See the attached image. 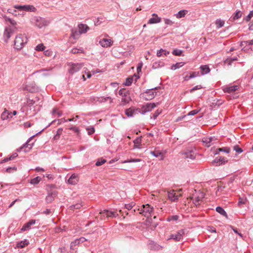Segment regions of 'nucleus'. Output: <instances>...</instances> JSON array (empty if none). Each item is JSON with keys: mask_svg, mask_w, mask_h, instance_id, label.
I'll list each match as a JSON object with an SVG mask.
<instances>
[{"mask_svg": "<svg viewBox=\"0 0 253 253\" xmlns=\"http://www.w3.org/2000/svg\"><path fill=\"white\" fill-rule=\"evenodd\" d=\"M184 157L187 159L194 160L196 157V153L193 150H191L185 152L184 153Z\"/></svg>", "mask_w": 253, "mask_h": 253, "instance_id": "412c9836", "label": "nucleus"}, {"mask_svg": "<svg viewBox=\"0 0 253 253\" xmlns=\"http://www.w3.org/2000/svg\"><path fill=\"white\" fill-rule=\"evenodd\" d=\"M233 150L238 153H241L243 151L242 149L237 145L233 146Z\"/></svg>", "mask_w": 253, "mask_h": 253, "instance_id": "6e6d98bb", "label": "nucleus"}, {"mask_svg": "<svg viewBox=\"0 0 253 253\" xmlns=\"http://www.w3.org/2000/svg\"><path fill=\"white\" fill-rule=\"evenodd\" d=\"M205 197V194L203 192H199L197 193V195L193 196L192 198L193 202L196 206L200 205L202 200Z\"/></svg>", "mask_w": 253, "mask_h": 253, "instance_id": "423d86ee", "label": "nucleus"}, {"mask_svg": "<svg viewBox=\"0 0 253 253\" xmlns=\"http://www.w3.org/2000/svg\"><path fill=\"white\" fill-rule=\"evenodd\" d=\"M153 17L151 18L149 21L148 23V24H156L160 23L161 21V18L159 17L158 15L156 13H153L152 14Z\"/></svg>", "mask_w": 253, "mask_h": 253, "instance_id": "6ab92c4d", "label": "nucleus"}, {"mask_svg": "<svg viewBox=\"0 0 253 253\" xmlns=\"http://www.w3.org/2000/svg\"><path fill=\"white\" fill-rule=\"evenodd\" d=\"M178 218L179 216L177 215H170L167 218V220L168 221H176L178 219Z\"/></svg>", "mask_w": 253, "mask_h": 253, "instance_id": "37998d69", "label": "nucleus"}, {"mask_svg": "<svg viewBox=\"0 0 253 253\" xmlns=\"http://www.w3.org/2000/svg\"><path fill=\"white\" fill-rule=\"evenodd\" d=\"M239 88V86L236 85H234L232 86H226L223 87V91L224 92H227L229 93H232L234 92L235 91L238 90Z\"/></svg>", "mask_w": 253, "mask_h": 253, "instance_id": "dca6fc26", "label": "nucleus"}, {"mask_svg": "<svg viewBox=\"0 0 253 253\" xmlns=\"http://www.w3.org/2000/svg\"><path fill=\"white\" fill-rule=\"evenodd\" d=\"M42 180V178L40 176H37L31 179L30 183L33 185L38 184Z\"/></svg>", "mask_w": 253, "mask_h": 253, "instance_id": "473e14b6", "label": "nucleus"}, {"mask_svg": "<svg viewBox=\"0 0 253 253\" xmlns=\"http://www.w3.org/2000/svg\"><path fill=\"white\" fill-rule=\"evenodd\" d=\"M141 143V138L140 137L137 138L134 140V145H140Z\"/></svg>", "mask_w": 253, "mask_h": 253, "instance_id": "69168bd1", "label": "nucleus"}, {"mask_svg": "<svg viewBox=\"0 0 253 253\" xmlns=\"http://www.w3.org/2000/svg\"><path fill=\"white\" fill-rule=\"evenodd\" d=\"M184 64V63L183 62L177 63L171 66V69L175 70L176 69L179 68L180 67L183 66Z\"/></svg>", "mask_w": 253, "mask_h": 253, "instance_id": "c03bdc74", "label": "nucleus"}, {"mask_svg": "<svg viewBox=\"0 0 253 253\" xmlns=\"http://www.w3.org/2000/svg\"><path fill=\"white\" fill-rule=\"evenodd\" d=\"M184 234V231L183 229L179 230L176 233L171 234L169 239H173L176 241H179L183 237Z\"/></svg>", "mask_w": 253, "mask_h": 253, "instance_id": "9b49d317", "label": "nucleus"}, {"mask_svg": "<svg viewBox=\"0 0 253 253\" xmlns=\"http://www.w3.org/2000/svg\"><path fill=\"white\" fill-rule=\"evenodd\" d=\"M125 113L128 117H131L134 115L140 113V109L139 108L133 109L129 108L126 110Z\"/></svg>", "mask_w": 253, "mask_h": 253, "instance_id": "4468645a", "label": "nucleus"}, {"mask_svg": "<svg viewBox=\"0 0 253 253\" xmlns=\"http://www.w3.org/2000/svg\"><path fill=\"white\" fill-rule=\"evenodd\" d=\"M242 13L240 10L237 11L235 15L233 16V20H236L240 18L242 16Z\"/></svg>", "mask_w": 253, "mask_h": 253, "instance_id": "3c124183", "label": "nucleus"}, {"mask_svg": "<svg viewBox=\"0 0 253 253\" xmlns=\"http://www.w3.org/2000/svg\"><path fill=\"white\" fill-rule=\"evenodd\" d=\"M182 51L177 49L173 50L172 54L174 55L179 56L181 54Z\"/></svg>", "mask_w": 253, "mask_h": 253, "instance_id": "0e129e2a", "label": "nucleus"}, {"mask_svg": "<svg viewBox=\"0 0 253 253\" xmlns=\"http://www.w3.org/2000/svg\"><path fill=\"white\" fill-rule=\"evenodd\" d=\"M113 43V41L111 39H102L100 40L99 43L103 47H108L111 46Z\"/></svg>", "mask_w": 253, "mask_h": 253, "instance_id": "ddd939ff", "label": "nucleus"}, {"mask_svg": "<svg viewBox=\"0 0 253 253\" xmlns=\"http://www.w3.org/2000/svg\"><path fill=\"white\" fill-rule=\"evenodd\" d=\"M135 204L134 202H131L129 204H126L125 207L127 210H130L135 206Z\"/></svg>", "mask_w": 253, "mask_h": 253, "instance_id": "864d4df0", "label": "nucleus"}, {"mask_svg": "<svg viewBox=\"0 0 253 253\" xmlns=\"http://www.w3.org/2000/svg\"><path fill=\"white\" fill-rule=\"evenodd\" d=\"M71 52L73 54H76L79 53H84V51L83 48H73Z\"/></svg>", "mask_w": 253, "mask_h": 253, "instance_id": "79ce46f5", "label": "nucleus"}, {"mask_svg": "<svg viewBox=\"0 0 253 253\" xmlns=\"http://www.w3.org/2000/svg\"><path fill=\"white\" fill-rule=\"evenodd\" d=\"M200 110H201L200 109H199V110H192L190 112H189V113L188 114V116H193V115H195L197 114L198 113H199L200 111Z\"/></svg>", "mask_w": 253, "mask_h": 253, "instance_id": "e2e57ef3", "label": "nucleus"}, {"mask_svg": "<svg viewBox=\"0 0 253 253\" xmlns=\"http://www.w3.org/2000/svg\"><path fill=\"white\" fill-rule=\"evenodd\" d=\"M56 196L55 193H51V194H48L46 197V201L47 203H51L54 200V197Z\"/></svg>", "mask_w": 253, "mask_h": 253, "instance_id": "c85d7f7f", "label": "nucleus"}, {"mask_svg": "<svg viewBox=\"0 0 253 253\" xmlns=\"http://www.w3.org/2000/svg\"><path fill=\"white\" fill-rule=\"evenodd\" d=\"M34 136V135H33V136L31 137L27 141V142L24 144L22 146H21V147H20L18 149V151H21L23 149H24V151L25 152H28L31 149V148H32L33 147V144H30L29 142H30V141L31 140V139L33 138V137Z\"/></svg>", "mask_w": 253, "mask_h": 253, "instance_id": "f8f14e48", "label": "nucleus"}, {"mask_svg": "<svg viewBox=\"0 0 253 253\" xmlns=\"http://www.w3.org/2000/svg\"><path fill=\"white\" fill-rule=\"evenodd\" d=\"M28 39L25 34H19L15 38L14 41V48L20 50L27 43Z\"/></svg>", "mask_w": 253, "mask_h": 253, "instance_id": "f257e3e1", "label": "nucleus"}, {"mask_svg": "<svg viewBox=\"0 0 253 253\" xmlns=\"http://www.w3.org/2000/svg\"><path fill=\"white\" fill-rule=\"evenodd\" d=\"M253 17V10L250 12L248 15L245 17V20L247 22H249Z\"/></svg>", "mask_w": 253, "mask_h": 253, "instance_id": "13d9d810", "label": "nucleus"}, {"mask_svg": "<svg viewBox=\"0 0 253 253\" xmlns=\"http://www.w3.org/2000/svg\"><path fill=\"white\" fill-rule=\"evenodd\" d=\"M79 28V34L85 33L87 30L89 29L88 27L85 25L83 24H80L78 25Z\"/></svg>", "mask_w": 253, "mask_h": 253, "instance_id": "bb28decb", "label": "nucleus"}, {"mask_svg": "<svg viewBox=\"0 0 253 253\" xmlns=\"http://www.w3.org/2000/svg\"><path fill=\"white\" fill-rule=\"evenodd\" d=\"M15 32V28L11 26L5 27L3 33V40L5 42H7L8 40L11 37Z\"/></svg>", "mask_w": 253, "mask_h": 253, "instance_id": "20e7f679", "label": "nucleus"}, {"mask_svg": "<svg viewBox=\"0 0 253 253\" xmlns=\"http://www.w3.org/2000/svg\"><path fill=\"white\" fill-rule=\"evenodd\" d=\"M158 87H156L151 89H147L145 92V93L146 95V98L147 100H151L152 99L155 97V96L157 94V92H155L154 90L158 89Z\"/></svg>", "mask_w": 253, "mask_h": 253, "instance_id": "9d476101", "label": "nucleus"}, {"mask_svg": "<svg viewBox=\"0 0 253 253\" xmlns=\"http://www.w3.org/2000/svg\"><path fill=\"white\" fill-rule=\"evenodd\" d=\"M80 35H81V34H79V31H77L76 30L74 31L73 30H72L71 37H73L74 39H76L77 37Z\"/></svg>", "mask_w": 253, "mask_h": 253, "instance_id": "5fc2aeb1", "label": "nucleus"}, {"mask_svg": "<svg viewBox=\"0 0 253 253\" xmlns=\"http://www.w3.org/2000/svg\"><path fill=\"white\" fill-rule=\"evenodd\" d=\"M215 24L216 25V28L219 29L224 26V21L221 19H217L215 21Z\"/></svg>", "mask_w": 253, "mask_h": 253, "instance_id": "4c0bfd02", "label": "nucleus"}, {"mask_svg": "<svg viewBox=\"0 0 253 253\" xmlns=\"http://www.w3.org/2000/svg\"><path fill=\"white\" fill-rule=\"evenodd\" d=\"M86 241V239L84 237H81L79 239L75 240L74 241L72 242L70 244V249L75 250V247L79 245L81 243H84Z\"/></svg>", "mask_w": 253, "mask_h": 253, "instance_id": "2eb2a0df", "label": "nucleus"}, {"mask_svg": "<svg viewBox=\"0 0 253 253\" xmlns=\"http://www.w3.org/2000/svg\"><path fill=\"white\" fill-rule=\"evenodd\" d=\"M82 207L81 203H78L70 206L69 208L71 210L74 211L75 209H80Z\"/></svg>", "mask_w": 253, "mask_h": 253, "instance_id": "a19ab883", "label": "nucleus"}, {"mask_svg": "<svg viewBox=\"0 0 253 253\" xmlns=\"http://www.w3.org/2000/svg\"><path fill=\"white\" fill-rule=\"evenodd\" d=\"M198 75V73L193 72L189 76H186L185 78V80L196 77Z\"/></svg>", "mask_w": 253, "mask_h": 253, "instance_id": "4d7b16f0", "label": "nucleus"}, {"mask_svg": "<svg viewBox=\"0 0 253 253\" xmlns=\"http://www.w3.org/2000/svg\"><path fill=\"white\" fill-rule=\"evenodd\" d=\"M219 152H224L228 153L230 152V148L228 147H222V148H218L216 150L215 154H217V153H218Z\"/></svg>", "mask_w": 253, "mask_h": 253, "instance_id": "ea45409f", "label": "nucleus"}, {"mask_svg": "<svg viewBox=\"0 0 253 253\" xmlns=\"http://www.w3.org/2000/svg\"><path fill=\"white\" fill-rule=\"evenodd\" d=\"M83 65H84L82 63L71 64V68L69 70V72L71 74L76 73L80 70Z\"/></svg>", "mask_w": 253, "mask_h": 253, "instance_id": "1a4fd4ad", "label": "nucleus"}, {"mask_svg": "<svg viewBox=\"0 0 253 253\" xmlns=\"http://www.w3.org/2000/svg\"><path fill=\"white\" fill-rule=\"evenodd\" d=\"M17 156H18L17 154L16 153H15L13 154L12 155H11L9 157L5 158L4 159H3L1 161V163H5L9 161L12 160L14 159V158H16Z\"/></svg>", "mask_w": 253, "mask_h": 253, "instance_id": "c756f323", "label": "nucleus"}, {"mask_svg": "<svg viewBox=\"0 0 253 253\" xmlns=\"http://www.w3.org/2000/svg\"><path fill=\"white\" fill-rule=\"evenodd\" d=\"M26 89L30 92H34L38 90V87L33 83L26 85Z\"/></svg>", "mask_w": 253, "mask_h": 253, "instance_id": "4be33fe9", "label": "nucleus"}, {"mask_svg": "<svg viewBox=\"0 0 253 253\" xmlns=\"http://www.w3.org/2000/svg\"><path fill=\"white\" fill-rule=\"evenodd\" d=\"M168 198L171 201L175 202L178 199V196L176 195L174 190H170L168 192Z\"/></svg>", "mask_w": 253, "mask_h": 253, "instance_id": "5701e85b", "label": "nucleus"}, {"mask_svg": "<svg viewBox=\"0 0 253 253\" xmlns=\"http://www.w3.org/2000/svg\"><path fill=\"white\" fill-rule=\"evenodd\" d=\"M36 222L35 220H31L27 223L25 224L21 229V231H25L30 229L31 226L34 224Z\"/></svg>", "mask_w": 253, "mask_h": 253, "instance_id": "b1692460", "label": "nucleus"}, {"mask_svg": "<svg viewBox=\"0 0 253 253\" xmlns=\"http://www.w3.org/2000/svg\"><path fill=\"white\" fill-rule=\"evenodd\" d=\"M3 18L6 21L9 22L11 25H15L16 24V22L14 20H13L11 18H8L6 16H4L3 17Z\"/></svg>", "mask_w": 253, "mask_h": 253, "instance_id": "de8ad7c7", "label": "nucleus"}, {"mask_svg": "<svg viewBox=\"0 0 253 253\" xmlns=\"http://www.w3.org/2000/svg\"><path fill=\"white\" fill-rule=\"evenodd\" d=\"M7 12L14 15H17V11L15 9L12 8H9L7 9Z\"/></svg>", "mask_w": 253, "mask_h": 253, "instance_id": "338daca9", "label": "nucleus"}, {"mask_svg": "<svg viewBox=\"0 0 253 253\" xmlns=\"http://www.w3.org/2000/svg\"><path fill=\"white\" fill-rule=\"evenodd\" d=\"M227 162V160L224 157L220 156L219 157H216L213 161V164H215V166H219L221 164H224Z\"/></svg>", "mask_w": 253, "mask_h": 253, "instance_id": "f3484780", "label": "nucleus"}, {"mask_svg": "<svg viewBox=\"0 0 253 253\" xmlns=\"http://www.w3.org/2000/svg\"><path fill=\"white\" fill-rule=\"evenodd\" d=\"M202 71V74L204 75L209 73L210 72V69L208 65H203L200 67Z\"/></svg>", "mask_w": 253, "mask_h": 253, "instance_id": "cd10ccee", "label": "nucleus"}, {"mask_svg": "<svg viewBox=\"0 0 253 253\" xmlns=\"http://www.w3.org/2000/svg\"><path fill=\"white\" fill-rule=\"evenodd\" d=\"M216 211L220 213L221 215L227 217V214L224 210L221 207H217L216 208Z\"/></svg>", "mask_w": 253, "mask_h": 253, "instance_id": "2f4dec72", "label": "nucleus"}, {"mask_svg": "<svg viewBox=\"0 0 253 253\" xmlns=\"http://www.w3.org/2000/svg\"><path fill=\"white\" fill-rule=\"evenodd\" d=\"M35 102V101H34L33 100L29 99L27 101V105L29 107H31L32 106H33L34 105Z\"/></svg>", "mask_w": 253, "mask_h": 253, "instance_id": "774afa93", "label": "nucleus"}, {"mask_svg": "<svg viewBox=\"0 0 253 253\" xmlns=\"http://www.w3.org/2000/svg\"><path fill=\"white\" fill-rule=\"evenodd\" d=\"M108 99L111 100V102H112V99L110 97H104L103 96H101V97H96L95 99V100L96 101H98L99 102H105L107 101Z\"/></svg>", "mask_w": 253, "mask_h": 253, "instance_id": "7c9ffc66", "label": "nucleus"}, {"mask_svg": "<svg viewBox=\"0 0 253 253\" xmlns=\"http://www.w3.org/2000/svg\"><path fill=\"white\" fill-rule=\"evenodd\" d=\"M52 114H57L58 117H60L62 115V113L61 111H58L56 108H54L52 110Z\"/></svg>", "mask_w": 253, "mask_h": 253, "instance_id": "680f3d73", "label": "nucleus"}, {"mask_svg": "<svg viewBox=\"0 0 253 253\" xmlns=\"http://www.w3.org/2000/svg\"><path fill=\"white\" fill-rule=\"evenodd\" d=\"M106 162V160L101 158L100 159H98V161L96 162L95 165L96 166H100L104 164Z\"/></svg>", "mask_w": 253, "mask_h": 253, "instance_id": "8fccbe9b", "label": "nucleus"}, {"mask_svg": "<svg viewBox=\"0 0 253 253\" xmlns=\"http://www.w3.org/2000/svg\"><path fill=\"white\" fill-rule=\"evenodd\" d=\"M150 153L155 157L159 158L160 160H163L164 158L163 154L159 150L151 151Z\"/></svg>", "mask_w": 253, "mask_h": 253, "instance_id": "a878e982", "label": "nucleus"}, {"mask_svg": "<svg viewBox=\"0 0 253 253\" xmlns=\"http://www.w3.org/2000/svg\"><path fill=\"white\" fill-rule=\"evenodd\" d=\"M78 181L79 178L76 174H73L68 179L69 183L73 185L76 184Z\"/></svg>", "mask_w": 253, "mask_h": 253, "instance_id": "393cba45", "label": "nucleus"}, {"mask_svg": "<svg viewBox=\"0 0 253 253\" xmlns=\"http://www.w3.org/2000/svg\"><path fill=\"white\" fill-rule=\"evenodd\" d=\"M33 21L35 25L39 28H41L46 25V21L45 19L40 17H34Z\"/></svg>", "mask_w": 253, "mask_h": 253, "instance_id": "0eeeda50", "label": "nucleus"}, {"mask_svg": "<svg viewBox=\"0 0 253 253\" xmlns=\"http://www.w3.org/2000/svg\"><path fill=\"white\" fill-rule=\"evenodd\" d=\"M149 248L151 250L159 251L162 249L163 247L154 242L151 241L149 244Z\"/></svg>", "mask_w": 253, "mask_h": 253, "instance_id": "aec40b11", "label": "nucleus"}, {"mask_svg": "<svg viewBox=\"0 0 253 253\" xmlns=\"http://www.w3.org/2000/svg\"><path fill=\"white\" fill-rule=\"evenodd\" d=\"M35 9V8L32 6L30 5H23V11H34Z\"/></svg>", "mask_w": 253, "mask_h": 253, "instance_id": "c9c22d12", "label": "nucleus"}, {"mask_svg": "<svg viewBox=\"0 0 253 253\" xmlns=\"http://www.w3.org/2000/svg\"><path fill=\"white\" fill-rule=\"evenodd\" d=\"M216 139L214 137H205L202 139V141L204 143L206 146L209 147L211 145L214 144Z\"/></svg>", "mask_w": 253, "mask_h": 253, "instance_id": "a211bd4d", "label": "nucleus"}, {"mask_svg": "<svg viewBox=\"0 0 253 253\" xmlns=\"http://www.w3.org/2000/svg\"><path fill=\"white\" fill-rule=\"evenodd\" d=\"M153 211V208L151 207L149 204L143 205L142 208L140 210L139 213L143 214L144 216L149 218L151 216Z\"/></svg>", "mask_w": 253, "mask_h": 253, "instance_id": "7ed1b4c3", "label": "nucleus"}, {"mask_svg": "<svg viewBox=\"0 0 253 253\" xmlns=\"http://www.w3.org/2000/svg\"><path fill=\"white\" fill-rule=\"evenodd\" d=\"M156 107L154 103H149L143 105L141 108H140V113L144 114L147 112H150L153 108Z\"/></svg>", "mask_w": 253, "mask_h": 253, "instance_id": "39448f33", "label": "nucleus"}, {"mask_svg": "<svg viewBox=\"0 0 253 253\" xmlns=\"http://www.w3.org/2000/svg\"><path fill=\"white\" fill-rule=\"evenodd\" d=\"M63 131V129L62 128H59L56 132V134L54 136V139H58L60 136V135L62 134Z\"/></svg>", "mask_w": 253, "mask_h": 253, "instance_id": "603ef678", "label": "nucleus"}, {"mask_svg": "<svg viewBox=\"0 0 253 253\" xmlns=\"http://www.w3.org/2000/svg\"><path fill=\"white\" fill-rule=\"evenodd\" d=\"M187 13V11L186 10H180L176 14V16L177 18H181L184 17Z\"/></svg>", "mask_w": 253, "mask_h": 253, "instance_id": "72a5a7b5", "label": "nucleus"}, {"mask_svg": "<svg viewBox=\"0 0 253 253\" xmlns=\"http://www.w3.org/2000/svg\"><path fill=\"white\" fill-rule=\"evenodd\" d=\"M133 81V77H128L126 79V82L124 83V84L126 86H129L131 85Z\"/></svg>", "mask_w": 253, "mask_h": 253, "instance_id": "49530a36", "label": "nucleus"}, {"mask_svg": "<svg viewBox=\"0 0 253 253\" xmlns=\"http://www.w3.org/2000/svg\"><path fill=\"white\" fill-rule=\"evenodd\" d=\"M140 161H141V160L139 159H131L129 160H127L122 161V163L125 164V163H127L139 162Z\"/></svg>", "mask_w": 253, "mask_h": 253, "instance_id": "a18cd8bd", "label": "nucleus"}, {"mask_svg": "<svg viewBox=\"0 0 253 253\" xmlns=\"http://www.w3.org/2000/svg\"><path fill=\"white\" fill-rule=\"evenodd\" d=\"M100 213L101 215V216L106 217H116L119 215L118 213L117 212L114 211H109L107 210H104L100 212Z\"/></svg>", "mask_w": 253, "mask_h": 253, "instance_id": "6e6552de", "label": "nucleus"}, {"mask_svg": "<svg viewBox=\"0 0 253 253\" xmlns=\"http://www.w3.org/2000/svg\"><path fill=\"white\" fill-rule=\"evenodd\" d=\"M45 48V46L43 45L42 43H41L38 44L36 47V50L37 51H43Z\"/></svg>", "mask_w": 253, "mask_h": 253, "instance_id": "bf43d9fd", "label": "nucleus"}, {"mask_svg": "<svg viewBox=\"0 0 253 253\" xmlns=\"http://www.w3.org/2000/svg\"><path fill=\"white\" fill-rule=\"evenodd\" d=\"M9 115H10V113H9L7 110H5L1 115V118L3 120H7L9 119Z\"/></svg>", "mask_w": 253, "mask_h": 253, "instance_id": "f704fd0d", "label": "nucleus"}, {"mask_svg": "<svg viewBox=\"0 0 253 253\" xmlns=\"http://www.w3.org/2000/svg\"><path fill=\"white\" fill-rule=\"evenodd\" d=\"M119 94L122 97L121 105H125L131 100L129 91L125 88H122L119 91Z\"/></svg>", "mask_w": 253, "mask_h": 253, "instance_id": "f03ea898", "label": "nucleus"}, {"mask_svg": "<svg viewBox=\"0 0 253 253\" xmlns=\"http://www.w3.org/2000/svg\"><path fill=\"white\" fill-rule=\"evenodd\" d=\"M17 167L15 166H13L12 167H9L8 168H7L5 171L7 173H13V172H16L17 171Z\"/></svg>", "mask_w": 253, "mask_h": 253, "instance_id": "58836bf2", "label": "nucleus"}, {"mask_svg": "<svg viewBox=\"0 0 253 253\" xmlns=\"http://www.w3.org/2000/svg\"><path fill=\"white\" fill-rule=\"evenodd\" d=\"M164 63L161 61L155 62L153 64V68L154 69H157L160 67L164 66Z\"/></svg>", "mask_w": 253, "mask_h": 253, "instance_id": "e433bc0d", "label": "nucleus"}, {"mask_svg": "<svg viewBox=\"0 0 253 253\" xmlns=\"http://www.w3.org/2000/svg\"><path fill=\"white\" fill-rule=\"evenodd\" d=\"M28 244V242L25 240L24 241H21L17 244V247L18 248H23Z\"/></svg>", "mask_w": 253, "mask_h": 253, "instance_id": "09e8293b", "label": "nucleus"}, {"mask_svg": "<svg viewBox=\"0 0 253 253\" xmlns=\"http://www.w3.org/2000/svg\"><path fill=\"white\" fill-rule=\"evenodd\" d=\"M86 130H87L88 134L89 135L92 134L95 131L94 128L92 126H90V127H87Z\"/></svg>", "mask_w": 253, "mask_h": 253, "instance_id": "052dcab7", "label": "nucleus"}]
</instances>
